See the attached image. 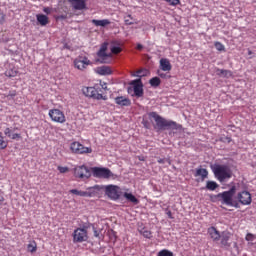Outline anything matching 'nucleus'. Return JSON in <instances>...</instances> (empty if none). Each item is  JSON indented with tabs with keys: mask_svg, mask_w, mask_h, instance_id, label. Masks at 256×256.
<instances>
[{
	"mask_svg": "<svg viewBox=\"0 0 256 256\" xmlns=\"http://www.w3.org/2000/svg\"><path fill=\"white\" fill-rule=\"evenodd\" d=\"M149 83H150V86L152 87H159V85H161V79L158 77H154L150 79Z\"/></svg>",
	"mask_w": 256,
	"mask_h": 256,
	"instance_id": "obj_29",
	"label": "nucleus"
},
{
	"mask_svg": "<svg viewBox=\"0 0 256 256\" xmlns=\"http://www.w3.org/2000/svg\"><path fill=\"white\" fill-rule=\"evenodd\" d=\"M82 94L87 98H92L97 101H107V96L100 94L96 87H82Z\"/></svg>",
	"mask_w": 256,
	"mask_h": 256,
	"instance_id": "obj_5",
	"label": "nucleus"
},
{
	"mask_svg": "<svg viewBox=\"0 0 256 256\" xmlns=\"http://www.w3.org/2000/svg\"><path fill=\"white\" fill-rule=\"evenodd\" d=\"M67 19V15H58L56 16V20H65Z\"/></svg>",
	"mask_w": 256,
	"mask_h": 256,
	"instance_id": "obj_45",
	"label": "nucleus"
},
{
	"mask_svg": "<svg viewBox=\"0 0 256 256\" xmlns=\"http://www.w3.org/2000/svg\"><path fill=\"white\" fill-rule=\"evenodd\" d=\"M48 116L54 123L64 124L67 122V118L65 117L64 112H62L60 109H50Z\"/></svg>",
	"mask_w": 256,
	"mask_h": 256,
	"instance_id": "obj_8",
	"label": "nucleus"
},
{
	"mask_svg": "<svg viewBox=\"0 0 256 256\" xmlns=\"http://www.w3.org/2000/svg\"><path fill=\"white\" fill-rule=\"evenodd\" d=\"M43 13H45L46 15H50L51 14V8H49V7L43 8Z\"/></svg>",
	"mask_w": 256,
	"mask_h": 256,
	"instance_id": "obj_44",
	"label": "nucleus"
},
{
	"mask_svg": "<svg viewBox=\"0 0 256 256\" xmlns=\"http://www.w3.org/2000/svg\"><path fill=\"white\" fill-rule=\"evenodd\" d=\"M158 256H174V253H172L168 249H163L159 251Z\"/></svg>",
	"mask_w": 256,
	"mask_h": 256,
	"instance_id": "obj_35",
	"label": "nucleus"
},
{
	"mask_svg": "<svg viewBox=\"0 0 256 256\" xmlns=\"http://www.w3.org/2000/svg\"><path fill=\"white\" fill-rule=\"evenodd\" d=\"M96 72L100 76H109L112 73L111 67H109V66L97 67Z\"/></svg>",
	"mask_w": 256,
	"mask_h": 256,
	"instance_id": "obj_22",
	"label": "nucleus"
},
{
	"mask_svg": "<svg viewBox=\"0 0 256 256\" xmlns=\"http://www.w3.org/2000/svg\"><path fill=\"white\" fill-rule=\"evenodd\" d=\"M120 188L115 185L105 186V195L113 201H116L120 198Z\"/></svg>",
	"mask_w": 256,
	"mask_h": 256,
	"instance_id": "obj_12",
	"label": "nucleus"
},
{
	"mask_svg": "<svg viewBox=\"0 0 256 256\" xmlns=\"http://www.w3.org/2000/svg\"><path fill=\"white\" fill-rule=\"evenodd\" d=\"M91 65V61L85 56H78L74 60V67L79 71H84Z\"/></svg>",
	"mask_w": 256,
	"mask_h": 256,
	"instance_id": "obj_13",
	"label": "nucleus"
},
{
	"mask_svg": "<svg viewBox=\"0 0 256 256\" xmlns=\"http://www.w3.org/2000/svg\"><path fill=\"white\" fill-rule=\"evenodd\" d=\"M110 51L114 55H119V53H122V48L120 46H111Z\"/></svg>",
	"mask_w": 256,
	"mask_h": 256,
	"instance_id": "obj_32",
	"label": "nucleus"
},
{
	"mask_svg": "<svg viewBox=\"0 0 256 256\" xmlns=\"http://www.w3.org/2000/svg\"><path fill=\"white\" fill-rule=\"evenodd\" d=\"M159 77L166 79V78H171V76L167 75V74H163V73H159Z\"/></svg>",
	"mask_w": 256,
	"mask_h": 256,
	"instance_id": "obj_46",
	"label": "nucleus"
},
{
	"mask_svg": "<svg viewBox=\"0 0 256 256\" xmlns=\"http://www.w3.org/2000/svg\"><path fill=\"white\" fill-rule=\"evenodd\" d=\"M36 20L40 26H46L49 24V18L47 15L38 14L36 15Z\"/></svg>",
	"mask_w": 256,
	"mask_h": 256,
	"instance_id": "obj_23",
	"label": "nucleus"
},
{
	"mask_svg": "<svg viewBox=\"0 0 256 256\" xmlns=\"http://www.w3.org/2000/svg\"><path fill=\"white\" fill-rule=\"evenodd\" d=\"M205 188H207V190L214 191L219 188V184H217L216 181H207Z\"/></svg>",
	"mask_w": 256,
	"mask_h": 256,
	"instance_id": "obj_27",
	"label": "nucleus"
},
{
	"mask_svg": "<svg viewBox=\"0 0 256 256\" xmlns=\"http://www.w3.org/2000/svg\"><path fill=\"white\" fill-rule=\"evenodd\" d=\"M238 203L243 206H249L252 203V195L248 191H242L237 194Z\"/></svg>",
	"mask_w": 256,
	"mask_h": 256,
	"instance_id": "obj_15",
	"label": "nucleus"
},
{
	"mask_svg": "<svg viewBox=\"0 0 256 256\" xmlns=\"http://www.w3.org/2000/svg\"><path fill=\"white\" fill-rule=\"evenodd\" d=\"M74 238V243H83L88 240V232L86 228H76L72 234Z\"/></svg>",
	"mask_w": 256,
	"mask_h": 256,
	"instance_id": "obj_11",
	"label": "nucleus"
},
{
	"mask_svg": "<svg viewBox=\"0 0 256 256\" xmlns=\"http://www.w3.org/2000/svg\"><path fill=\"white\" fill-rule=\"evenodd\" d=\"M233 245H234V247H236V246H237V243H236V242H233Z\"/></svg>",
	"mask_w": 256,
	"mask_h": 256,
	"instance_id": "obj_52",
	"label": "nucleus"
},
{
	"mask_svg": "<svg viewBox=\"0 0 256 256\" xmlns=\"http://www.w3.org/2000/svg\"><path fill=\"white\" fill-rule=\"evenodd\" d=\"M231 237H233V234H231L229 231L221 232V238L219 240L221 248L230 249L231 244H233Z\"/></svg>",
	"mask_w": 256,
	"mask_h": 256,
	"instance_id": "obj_14",
	"label": "nucleus"
},
{
	"mask_svg": "<svg viewBox=\"0 0 256 256\" xmlns=\"http://www.w3.org/2000/svg\"><path fill=\"white\" fill-rule=\"evenodd\" d=\"M208 235H210L212 241H214V242H219V240L221 238L220 231L217 230V228L214 226H211L210 228H208Z\"/></svg>",
	"mask_w": 256,
	"mask_h": 256,
	"instance_id": "obj_19",
	"label": "nucleus"
},
{
	"mask_svg": "<svg viewBox=\"0 0 256 256\" xmlns=\"http://www.w3.org/2000/svg\"><path fill=\"white\" fill-rule=\"evenodd\" d=\"M131 85H133V91H134V96L138 98L143 97V84L141 79L133 80L131 82Z\"/></svg>",
	"mask_w": 256,
	"mask_h": 256,
	"instance_id": "obj_16",
	"label": "nucleus"
},
{
	"mask_svg": "<svg viewBox=\"0 0 256 256\" xmlns=\"http://www.w3.org/2000/svg\"><path fill=\"white\" fill-rule=\"evenodd\" d=\"M7 147V142L5 141V137L0 133V150H5Z\"/></svg>",
	"mask_w": 256,
	"mask_h": 256,
	"instance_id": "obj_34",
	"label": "nucleus"
},
{
	"mask_svg": "<svg viewBox=\"0 0 256 256\" xmlns=\"http://www.w3.org/2000/svg\"><path fill=\"white\" fill-rule=\"evenodd\" d=\"M74 177L76 179H89L91 177L90 170L88 169L87 166L82 165V166H75L74 168Z\"/></svg>",
	"mask_w": 256,
	"mask_h": 256,
	"instance_id": "obj_10",
	"label": "nucleus"
},
{
	"mask_svg": "<svg viewBox=\"0 0 256 256\" xmlns=\"http://www.w3.org/2000/svg\"><path fill=\"white\" fill-rule=\"evenodd\" d=\"M160 69L165 72H169L172 70L171 62L168 59L162 58L160 59Z\"/></svg>",
	"mask_w": 256,
	"mask_h": 256,
	"instance_id": "obj_21",
	"label": "nucleus"
},
{
	"mask_svg": "<svg viewBox=\"0 0 256 256\" xmlns=\"http://www.w3.org/2000/svg\"><path fill=\"white\" fill-rule=\"evenodd\" d=\"M130 20H133L132 15H127L126 18H124V23H125L127 26L133 25L134 22H132V21H130Z\"/></svg>",
	"mask_w": 256,
	"mask_h": 256,
	"instance_id": "obj_38",
	"label": "nucleus"
},
{
	"mask_svg": "<svg viewBox=\"0 0 256 256\" xmlns=\"http://www.w3.org/2000/svg\"><path fill=\"white\" fill-rule=\"evenodd\" d=\"M212 173H214L215 179L223 183L224 181L231 179V170L229 166L222 164H214L211 167Z\"/></svg>",
	"mask_w": 256,
	"mask_h": 256,
	"instance_id": "obj_2",
	"label": "nucleus"
},
{
	"mask_svg": "<svg viewBox=\"0 0 256 256\" xmlns=\"http://www.w3.org/2000/svg\"><path fill=\"white\" fill-rule=\"evenodd\" d=\"M75 11H83L86 8V0H68Z\"/></svg>",
	"mask_w": 256,
	"mask_h": 256,
	"instance_id": "obj_17",
	"label": "nucleus"
},
{
	"mask_svg": "<svg viewBox=\"0 0 256 256\" xmlns=\"http://www.w3.org/2000/svg\"><path fill=\"white\" fill-rule=\"evenodd\" d=\"M166 162H168L169 165H171V161L169 159H158L159 164H165Z\"/></svg>",
	"mask_w": 256,
	"mask_h": 256,
	"instance_id": "obj_42",
	"label": "nucleus"
},
{
	"mask_svg": "<svg viewBox=\"0 0 256 256\" xmlns=\"http://www.w3.org/2000/svg\"><path fill=\"white\" fill-rule=\"evenodd\" d=\"M18 71L15 69H9L6 71V77L15 78L17 76Z\"/></svg>",
	"mask_w": 256,
	"mask_h": 256,
	"instance_id": "obj_31",
	"label": "nucleus"
},
{
	"mask_svg": "<svg viewBox=\"0 0 256 256\" xmlns=\"http://www.w3.org/2000/svg\"><path fill=\"white\" fill-rule=\"evenodd\" d=\"M236 194V186H233L228 191H224L218 194V198L222 200V204L239 208V203L233 201V196Z\"/></svg>",
	"mask_w": 256,
	"mask_h": 256,
	"instance_id": "obj_3",
	"label": "nucleus"
},
{
	"mask_svg": "<svg viewBox=\"0 0 256 256\" xmlns=\"http://www.w3.org/2000/svg\"><path fill=\"white\" fill-rule=\"evenodd\" d=\"M37 249H38V244H36L35 241H32L29 244H27V251L34 253L37 251Z\"/></svg>",
	"mask_w": 256,
	"mask_h": 256,
	"instance_id": "obj_28",
	"label": "nucleus"
},
{
	"mask_svg": "<svg viewBox=\"0 0 256 256\" xmlns=\"http://www.w3.org/2000/svg\"><path fill=\"white\" fill-rule=\"evenodd\" d=\"M150 118L155 120L156 127L159 130H165V129H178V124L175 121L166 120L165 118H162L158 113L156 112H150L149 114Z\"/></svg>",
	"mask_w": 256,
	"mask_h": 256,
	"instance_id": "obj_1",
	"label": "nucleus"
},
{
	"mask_svg": "<svg viewBox=\"0 0 256 256\" xmlns=\"http://www.w3.org/2000/svg\"><path fill=\"white\" fill-rule=\"evenodd\" d=\"M91 23L94 26H97V27H106V26L111 24L109 19H104V20H96V19H94V20H91Z\"/></svg>",
	"mask_w": 256,
	"mask_h": 256,
	"instance_id": "obj_24",
	"label": "nucleus"
},
{
	"mask_svg": "<svg viewBox=\"0 0 256 256\" xmlns=\"http://www.w3.org/2000/svg\"><path fill=\"white\" fill-rule=\"evenodd\" d=\"M58 171L61 174H65V173H69L70 172V168L68 167H63V166H58Z\"/></svg>",
	"mask_w": 256,
	"mask_h": 256,
	"instance_id": "obj_39",
	"label": "nucleus"
},
{
	"mask_svg": "<svg viewBox=\"0 0 256 256\" xmlns=\"http://www.w3.org/2000/svg\"><path fill=\"white\" fill-rule=\"evenodd\" d=\"M255 239V236L252 233H247L246 235V241L252 242Z\"/></svg>",
	"mask_w": 256,
	"mask_h": 256,
	"instance_id": "obj_41",
	"label": "nucleus"
},
{
	"mask_svg": "<svg viewBox=\"0 0 256 256\" xmlns=\"http://www.w3.org/2000/svg\"><path fill=\"white\" fill-rule=\"evenodd\" d=\"M214 47L217 49V51H225V47L221 42H215Z\"/></svg>",
	"mask_w": 256,
	"mask_h": 256,
	"instance_id": "obj_37",
	"label": "nucleus"
},
{
	"mask_svg": "<svg viewBox=\"0 0 256 256\" xmlns=\"http://www.w3.org/2000/svg\"><path fill=\"white\" fill-rule=\"evenodd\" d=\"M140 234L143 235L144 238L146 239H151L152 238V232L148 230H142L140 231Z\"/></svg>",
	"mask_w": 256,
	"mask_h": 256,
	"instance_id": "obj_36",
	"label": "nucleus"
},
{
	"mask_svg": "<svg viewBox=\"0 0 256 256\" xmlns=\"http://www.w3.org/2000/svg\"><path fill=\"white\" fill-rule=\"evenodd\" d=\"M0 201H3V198H1Z\"/></svg>",
	"mask_w": 256,
	"mask_h": 256,
	"instance_id": "obj_53",
	"label": "nucleus"
},
{
	"mask_svg": "<svg viewBox=\"0 0 256 256\" xmlns=\"http://www.w3.org/2000/svg\"><path fill=\"white\" fill-rule=\"evenodd\" d=\"M4 135L12 140H20L22 136L19 133H13V130L10 128L4 129Z\"/></svg>",
	"mask_w": 256,
	"mask_h": 256,
	"instance_id": "obj_20",
	"label": "nucleus"
},
{
	"mask_svg": "<svg viewBox=\"0 0 256 256\" xmlns=\"http://www.w3.org/2000/svg\"><path fill=\"white\" fill-rule=\"evenodd\" d=\"M166 215H168L169 219H173L171 211H168V213H166Z\"/></svg>",
	"mask_w": 256,
	"mask_h": 256,
	"instance_id": "obj_48",
	"label": "nucleus"
},
{
	"mask_svg": "<svg viewBox=\"0 0 256 256\" xmlns=\"http://www.w3.org/2000/svg\"><path fill=\"white\" fill-rule=\"evenodd\" d=\"M142 49H143L142 44H137V50H142Z\"/></svg>",
	"mask_w": 256,
	"mask_h": 256,
	"instance_id": "obj_49",
	"label": "nucleus"
},
{
	"mask_svg": "<svg viewBox=\"0 0 256 256\" xmlns=\"http://www.w3.org/2000/svg\"><path fill=\"white\" fill-rule=\"evenodd\" d=\"M107 46L108 44L106 42L102 43L100 50L97 52V62H100V64H110L112 61V55L106 53Z\"/></svg>",
	"mask_w": 256,
	"mask_h": 256,
	"instance_id": "obj_7",
	"label": "nucleus"
},
{
	"mask_svg": "<svg viewBox=\"0 0 256 256\" xmlns=\"http://www.w3.org/2000/svg\"><path fill=\"white\" fill-rule=\"evenodd\" d=\"M92 175L98 179H110L113 177V172L109 168L95 167L92 168Z\"/></svg>",
	"mask_w": 256,
	"mask_h": 256,
	"instance_id": "obj_9",
	"label": "nucleus"
},
{
	"mask_svg": "<svg viewBox=\"0 0 256 256\" xmlns=\"http://www.w3.org/2000/svg\"><path fill=\"white\" fill-rule=\"evenodd\" d=\"M111 44L119 46V43L117 41H113L111 42Z\"/></svg>",
	"mask_w": 256,
	"mask_h": 256,
	"instance_id": "obj_51",
	"label": "nucleus"
},
{
	"mask_svg": "<svg viewBox=\"0 0 256 256\" xmlns=\"http://www.w3.org/2000/svg\"><path fill=\"white\" fill-rule=\"evenodd\" d=\"M94 236L95 237H99V232L98 231H94Z\"/></svg>",
	"mask_w": 256,
	"mask_h": 256,
	"instance_id": "obj_50",
	"label": "nucleus"
},
{
	"mask_svg": "<svg viewBox=\"0 0 256 256\" xmlns=\"http://www.w3.org/2000/svg\"><path fill=\"white\" fill-rule=\"evenodd\" d=\"M9 96H10V97H15V96H16V91L9 92Z\"/></svg>",
	"mask_w": 256,
	"mask_h": 256,
	"instance_id": "obj_47",
	"label": "nucleus"
},
{
	"mask_svg": "<svg viewBox=\"0 0 256 256\" xmlns=\"http://www.w3.org/2000/svg\"><path fill=\"white\" fill-rule=\"evenodd\" d=\"M124 198H126L127 201H130V202H132L135 205L139 204V200L132 193L125 192L124 193Z\"/></svg>",
	"mask_w": 256,
	"mask_h": 256,
	"instance_id": "obj_26",
	"label": "nucleus"
},
{
	"mask_svg": "<svg viewBox=\"0 0 256 256\" xmlns=\"http://www.w3.org/2000/svg\"><path fill=\"white\" fill-rule=\"evenodd\" d=\"M69 150H71L72 154L76 155H87L93 153V148L85 147L82 143L78 141H74L69 146Z\"/></svg>",
	"mask_w": 256,
	"mask_h": 256,
	"instance_id": "obj_6",
	"label": "nucleus"
},
{
	"mask_svg": "<svg viewBox=\"0 0 256 256\" xmlns=\"http://www.w3.org/2000/svg\"><path fill=\"white\" fill-rule=\"evenodd\" d=\"M218 74L224 77L229 78L231 76L230 70L218 69Z\"/></svg>",
	"mask_w": 256,
	"mask_h": 256,
	"instance_id": "obj_33",
	"label": "nucleus"
},
{
	"mask_svg": "<svg viewBox=\"0 0 256 256\" xmlns=\"http://www.w3.org/2000/svg\"><path fill=\"white\" fill-rule=\"evenodd\" d=\"M195 177H201L202 181H204L208 177V170L205 168L196 169Z\"/></svg>",
	"mask_w": 256,
	"mask_h": 256,
	"instance_id": "obj_25",
	"label": "nucleus"
},
{
	"mask_svg": "<svg viewBox=\"0 0 256 256\" xmlns=\"http://www.w3.org/2000/svg\"><path fill=\"white\" fill-rule=\"evenodd\" d=\"M165 1L168 2L170 6H177L180 3L179 0H165Z\"/></svg>",
	"mask_w": 256,
	"mask_h": 256,
	"instance_id": "obj_40",
	"label": "nucleus"
},
{
	"mask_svg": "<svg viewBox=\"0 0 256 256\" xmlns=\"http://www.w3.org/2000/svg\"><path fill=\"white\" fill-rule=\"evenodd\" d=\"M114 101L120 107H129L130 105H132V101L125 96H118L114 98Z\"/></svg>",
	"mask_w": 256,
	"mask_h": 256,
	"instance_id": "obj_18",
	"label": "nucleus"
},
{
	"mask_svg": "<svg viewBox=\"0 0 256 256\" xmlns=\"http://www.w3.org/2000/svg\"><path fill=\"white\" fill-rule=\"evenodd\" d=\"M145 76H148V70L147 69H140L136 71V77L143 78Z\"/></svg>",
	"mask_w": 256,
	"mask_h": 256,
	"instance_id": "obj_30",
	"label": "nucleus"
},
{
	"mask_svg": "<svg viewBox=\"0 0 256 256\" xmlns=\"http://www.w3.org/2000/svg\"><path fill=\"white\" fill-rule=\"evenodd\" d=\"M100 190H101V187L99 185H95L87 188V191L72 189V190H69V193L79 197H95L96 195L99 194Z\"/></svg>",
	"mask_w": 256,
	"mask_h": 256,
	"instance_id": "obj_4",
	"label": "nucleus"
},
{
	"mask_svg": "<svg viewBox=\"0 0 256 256\" xmlns=\"http://www.w3.org/2000/svg\"><path fill=\"white\" fill-rule=\"evenodd\" d=\"M6 15L4 13H0V24L5 23Z\"/></svg>",
	"mask_w": 256,
	"mask_h": 256,
	"instance_id": "obj_43",
	"label": "nucleus"
}]
</instances>
